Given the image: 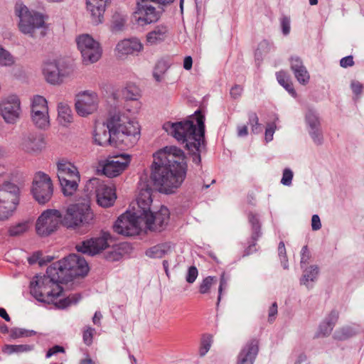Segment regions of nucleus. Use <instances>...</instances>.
I'll use <instances>...</instances> for the list:
<instances>
[{
  "label": "nucleus",
  "mask_w": 364,
  "mask_h": 364,
  "mask_svg": "<svg viewBox=\"0 0 364 364\" xmlns=\"http://www.w3.org/2000/svg\"><path fill=\"white\" fill-rule=\"evenodd\" d=\"M93 139L95 143L100 146H106L107 144L114 146L112 129H108L107 121L106 123L95 126Z\"/></svg>",
  "instance_id": "nucleus-27"
},
{
  "label": "nucleus",
  "mask_w": 364,
  "mask_h": 364,
  "mask_svg": "<svg viewBox=\"0 0 364 364\" xmlns=\"http://www.w3.org/2000/svg\"><path fill=\"white\" fill-rule=\"evenodd\" d=\"M110 240L109 233L102 232L100 237L83 241L82 244L77 245L76 248L78 252L95 255L109 247V240Z\"/></svg>",
  "instance_id": "nucleus-17"
},
{
  "label": "nucleus",
  "mask_w": 364,
  "mask_h": 364,
  "mask_svg": "<svg viewBox=\"0 0 364 364\" xmlns=\"http://www.w3.org/2000/svg\"><path fill=\"white\" fill-rule=\"evenodd\" d=\"M88 270V264L83 257L71 254L49 266L46 274L34 277L30 284L31 294L40 301H53L63 291L60 283L84 277Z\"/></svg>",
  "instance_id": "nucleus-1"
},
{
  "label": "nucleus",
  "mask_w": 364,
  "mask_h": 364,
  "mask_svg": "<svg viewBox=\"0 0 364 364\" xmlns=\"http://www.w3.org/2000/svg\"><path fill=\"white\" fill-rule=\"evenodd\" d=\"M311 257L310 252L308 249V247L304 246L301 249V266L304 267V264H308L309 260Z\"/></svg>",
  "instance_id": "nucleus-50"
},
{
  "label": "nucleus",
  "mask_w": 364,
  "mask_h": 364,
  "mask_svg": "<svg viewBox=\"0 0 364 364\" xmlns=\"http://www.w3.org/2000/svg\"><path fill=\"white\" fill-rule=\"evenodd\" d=\"M248 134L247 127L246 125H241L237 127V135L240 137L247 136Z\"/></svg>",
  "instance_id": "nucleus-63"
},
{
  "label": "nucleus",
  "mask_w": 364,
  "mask_h": 364,
  "mask_svg": "<svg viewBox=\"0 0 364 364\" xmlns=\"http://www.w3.org/2000/svg\"><path fill=\"white\" fill-rule=\"evenodd\" d=\"M36 333L33 331H28L23 328H14L9 331V336L11 338L16 339L23 337H29L34 335Z\"/></svg>",
  "instance_id": "nucleus-43"
},
{
  "label": "nucleus",
  "mask_w": 364,
  "mask_h": 364,
  "mask_svg": "<svg viewBox=\"0 0 364 364\" xmlns=\"http://www.w3.org/2000/svg\"><path fill=\"white\" fill-rule=\"evenodd\" d=\"M31 118L34 124L40 129L50 126L48 107L46 98L36 95L32 100Z\"/></svg>",
  "instance_id": "nucleus-14"
},
{
  "label": "nucleus",
  "mask_w": 364,
  "mask_h": 364,
  "mask_svg": "<svg viewBox=\"0 0 364 364\" xmlns=\"http://www.w3.org/2000/svg\"><path fill=\"white\" fill-rule=\"evenodd\" d=\"M0 114L8 124H14L21 114V102L16 95L9 96L0 102Z\"/></svg>",
  "instance_id": "nucleus-16"
},
{
  "label": "nucleus",
  "mask_w": 364,
  "mask_h": 364,
  "mask_svg": "<svg viewBox=\"0 0 364 364\" xmlns=\"http://www.w3.org/2000/svg\"><path fill=\"white\" fill-rule=\"evenodd\" d=\"M306 122L311 128V135L316 143L321 142V133L319 131L320 122L317 114L313 111L308 112L306 116Z\"/></svg>",
  "instance_id": "nucleus-32"
},
{
  "label": "nucleus",
  "mask_w": 364,
  "mask_h": 364,
  "mask_svg": "<svg viewBox=\"0 0 364 364\" xmlns=\"http://www.w3.org/2000/svg\"><path fill=\"white\" fill-rule=\"evenodd\" d=\"M311 228L313 230H318L321 228V223L318 215H314L312 216Z\"/></svg>",
  "instance_id": "nucleus-57"
},
{
  "label": "nucleus",
  "mask_w": 364,
  "mask_h": 364,
  "mask_svg": "<svg viewBox=\"0 0 364 364\" xmlns=\"http://www.w3.org/2000/svg\"><path fill=\"white\" fill-rule=\"evenodd\" d=\"M130 162L128 155H121L108 159L102 165V172L107 177L112 178L119 175Z\"/></svg>",
  "instance_id": "nucleus-20"
},
{
  "label": "nucleus",
  "mask_w": 364,
  "mask_h": 364,
  "mask_svg": "<svg viewBox=\"0 0 364 364\" xmlns=\"http://www.w3.org/2000/svg\"><path fill=\"white\" fill-rule=\"evenodd\" d=\"M29 228V223L28 222H23L18 223L15 225L10 227L9 230V235L11 236H19L26 232Z\"/></svg>",
  "instance_id": "nucleus-40"
},
{
  "label": "nucleus",
  "mask_w": 364,
  "mask_h": 364,
  "mask_svg": "<svg viewBox=\"0 0 364 364\" xmlns=\"http://www.w3.org/2000/svg\"><path fill=\"white\" fill-rule=\"evenodd\" d=\"M87 9L90 12L92 21L99 24L103 21L104 14L110 0H86Z\"/></svg>",
  "instance_id": "nucleus-26"
},
{
  "label": "nucleus",
  "mask_w": 364,
  "mask_h": 364,
  "mask_svg": "<svg viewBox=\"0 0 364 364\" xmlns=\"http://www.w3.org/2000/svg\"><path fill=\"white\" fill-rule=\"evenodd\" d=\"M15 12L19 18L18 27L24 34L33 38H41L46 36L47 26L43 16L31 12L22 4H16Z\"/></svg>",
  "instance_id": "nucleus-5"
},
{
  "label": "nucleus",
  "mask_w": 364,
  "mask_h": 364,
  "mask_svg": "<svg viewBox=\"0 0 364 364\" xmlns=\"http://www.w3.org/2000/svg\"><path fill=\"white\" fill-rule=\"evenodd\" d=\"M291 69L293 71L295 77L302 85L309 82L310 75L306 67L303 64V61L298 56H292L290 58Z\"/></svg>",
  "instance_id": "nucleus-28"
},
{
  "label": "nucleus",
  "mask_w": 364,
  "mask_h": 364,
  "mask_svg": "<svg viewBox=\"0 0 364 364\" xmlns=\"http://www.w3.org/2000/svg\"><path fill=\"white\" fill-rule=\"evenodd\" d=\"M170 213L165 206H161L158 212L151 211L147 217L141 220L146 224V227L153 231H161L167 225L169 220Z\"/></svg>",
  "instance_id": "nucleus-19"
},
{
  "label": "nucleus",
  "mask_w": 364,
  "mask_h": 364,
  "mask_svg": "<svg viewBox=\"0 0 364 364\" xmlns=\"http://www.w3.org/2000/svg\"><path fill=\"white\" fill-rule=\"evenodd\" d=\"M279 255L282 259L287 260L286 249L283 242H279L278 246Z\"/></svg>",
  "instance_id": "nucleus-60"
},
{
  "label": "nucleus",
  "mask_w": 364,
  "mask_h": 364,
  "mask_svg": "<svg viewBox=\"0 0 364 364\" xmlns=\"http://www.w3.org/2000/svg\"><path fill=\"white\" fill-rule=\"evenodd\" d=\"M248 124L251 127V131L253 134H258L261 132L260 124L259 123V118L255 112L248 113Z\"/></svg>",
  "instance_id": "nucleus-42"
},
{
  "label": "nucleus",
  "mask_w": 364,
  "mask_h": 364,
  "mask_svg": "<svg viewBox=\"0 0 364 364\" xmlns=\"http://www.w3.org/2000/svg\"><path fill=\"white\" fill-rule=\"evenodd\" d=\"M278 82L293 97L296 96L293 83L287 72L281 70L276 74Z\"/></svg>",
  "instance_id": "nucleus-34"
},
{
  "label": "nucleus",
  "mask_w": 364,
  "mask_h": 364,
  "mask_svg": "<svg viewBox=\"0 0 364 364\" xmlns=\"http://www.w3.org/2000/svg\"><path fill=\"white\" fill-rule=\"evenodd\" d=\"M94 332H95V329L91 327H87L86 329L84 330L83 334H82V338H83L84 343L87 346H90L92 343Z\"/></svg>",
  "instance_id": "nucleus-47"
},
{
  "label": "nucleus",
  "mask_w": 364,
  "mask_h": 364,
  "mask_svg": "<svg viewBox=\"0 0 364 364\" xmlns=\"http://www.w3.org/2000/svg\"><path fill=\"white\" fill-rule=\"evenodd\" d=\"M64 351H65V350H64L63 347L60 346H55L50 348L47 351L46 357L50 358L52 355L57 354L58 353H64Z\"/></svg>",
  "instance_id": "nucleus-55"
},
{
  "label": "nucleus",
  "mask_w": 364,
  "mask_h": 364,
  "mask_svg": "<svg viewBox=\"0 0 364 364\" xmlns=\"http://www.w3.org/2000/svg\"><path fill=\"white\" fill-rule=\"evenodd\" d=\"M161 14V7L152 3V1L137 0L132 18L138 26H144L156 23Z\"/></svg>",
  "instance_id": "nucleus-7"
},
{
  "label": "nucleus",
  "mask_w": 364,
  "mask_h": 364,
  "mask_svg": "<svg viewBox=\"0 0 364 364\" xmlns=\"http://www.w3.org/2000/svg\"><path fill=\"white\" fill-rule=\"evenodd\" d=\"M33 198L39 204H46L52 198L53 186L50 176L43 172L35 174L31 188Z\"/></svg>",
  "instance_id": "nucleus-10"
},
{
  "label": "nucleus",
  "mask_w": 364,
  "mask_h": 364,
  "mask_svg": "<svg viewBox=\"0 0 364 364\" xmlns=\"http://www.w3.org/2000/svg\"><path fill=\"white\" fill-rule=\"evenodd\" d=\"M142 48V44L137 38L124 39L117 43L115 54L118 58H124L128 55L139 52Z\"/></svg>",
  "instance_id": "nucleus-25"
},
{
  "label": "nucleus",
  "mask_w": 364,
  "mask_h": 364,
  "mask_svg": "<svg viewBox=\"0 0 364 364\" xmlns=\"http://www.w3.org/2000/svg\"><path fill=\"white\" fill-rule=\"evenodd\" d=\"M318 274V269L316 266H311L304 271L302 283L308 286L309 282H314Z\"/></svg>",
  "instance_id": "nucleus-39"
},
{
  "label": "nucleus",
  "mask_w": 364,
  "mask_h": 364,
  "mask_svg": "<svg viewBox=\"0 0 364 364\" xmlns=\"http://www.w3.org/2000/svg\"><path fill=\"white\" fill-rule=\"evenodd\" d=\"M192 65H193L192 58L191 56H186L183 60V68L186 70H189L191 69Z\"/></svg>",
  "instance_id": "nucleus-64"
},
{
  "label": "nucleus",
  "mask_w": 364,
  "mask_h": 364,
  "mask_svg": "<svg viewBox=\"0 0 364 364\" xmlns=\"http://www.w3.org/2000/svg\"><path fill=\"white\" fill-rule=\"evenodd\" d=\"M281 26L282 32L284 35H287L290 32V18L287 16H284L281 18Z\"/></svg>",
  "instance_id": "nucleus-52"
},
{
  "label": "nucleus",
  "mask_w": 364,
  "mask_h": 364,
  "mask_svg": "<svg viewBox=\"0 0 364 364\" xmlns=\"http://www.w3.org/2000/svg\"><path fill=\"white\" fill-rule=\"evenodd\" d=\"M333 328L331 327L329 324L326 323L325 321H323L318 328V336H329L333 331Z\"/></svg>",
  "instance_id": "nucleus-48"
},
{
  "label": "nucleus",
  "mask_w": 364,
  "mask_h": 364,
  "mask_svg": "<svg viewBox=\"0 0 364 364\" xmlns=\"http://www.w3.org/2000/svg\"><path fill=\"white\" fill-rule=\"evenodd\" d=\"M198 277V269L196 267L192 266L189 267L186 275V282L192 284L195 282Z\"/></svg>",
  "instance_id": "nucleus-51"
},
{
  "label": "nucleus",
  "mask_w": 364,
  "mask_h": 364,
  "mask_svg": "<svg viewBox=\"0 0 364 364\" xmlns=\"http://www.w3.org/2000/svg\"><path fill=\"white\" fill-rule=\"evenodd\" d=\"M293 178V172L289 168H285L283 171L281 183L285 186H290Z\"/></svg>",
  "instance_id": "nucleus-49"
},
{
  "label": "nucleus",
  "mask_w": 364,
  "mask_h": 364,
  "mask_svg": "<svg viewBox=\"0 0 364 364\" xmlns=\"http://www.w3.org/2000/svg\"><path fill=\"white\" fill-rule=\"evenodd\" d=\"M77 49L81 53L82 63L90 65L97 62L102 57V49L98 41L88 34H82L76 38Z\"/></svg>",
  "instance_id": "nucleus-9"
},
{
  "label": "nucleus",
  "mask_w": 364,
  "mask_h": 364,
  "mask_svg": "<svg viewBox=\"0 0 364 364\" xmlns=\"http://www.w3.org/2000/svg\"><path fill=\"white\" fill-rule=\"evenodd\" d=\"M355 331L353 328L346 326L343 327L335 331L333 338L336 340L343 341L348 339L355 335Z\"/></svg>",
  "instance_id": "nucleus-38"
},
{
  "label": "nucleus",
  "mask_w": 364,
  "mask_h": 364,
  "mask_svg": "<svg viewBox=\"0 0 364 364\" xmlns=\"http://www.w3.org/2000/svg\"><path fill=\"white\" fill-rule=\"evenodd\" d=\"M98 102L96 92L90 90L80 92L75 96V110L80 116L86 117L97 110Z\"/></svg>",
  "instance_id": "nucleus-13"
},
{
  "label": "nucleus",
  "mask_w": 364,
  "mask_h": 364,
  "mask_svg": "<svg viewBox=\"0 0 364 364\" xmlns=\"http://www.w3.org/2000/svg\"><path fill=\"white\" fill-rule=\"evenodd\" d=\"M94 214L90 208V203L85 200L82 203L68 206L63 217V225L68 228H77L92 223Z\"/></svg>",
  "instance_id": "nucleus-6"
},
{
  "label": "nucleus",
  "mask_w": 364,
  "mask_h": 364,
  "mask_svg": "<svg viewBox=\"0 0 364 364\" xmlns=\"http://www.w3.org/2000/svg\"><path fill=\"white\" fill-rule=\"evenodd\" d=\"M43 73L46 81L53 85H59L70 74L68 71L60 70L55 62L45 63Z\"/></svg>",
  "instance_id": "nucleus-21"
},
{
  "label": "nucleus",
  "mask_w": 364,
  "mask_h": 364,
  "mask_svg": "<svg viewBox=\"0 0 364 364\" xmlns=\"http://www.w3.org/2000/svg\"><path fill=\"white\" fill-rule=\"evenodd\" d=\"M127 22V16L119 12H115L111 21V30L117 32L122 31L124 28Z\"/></svg>",
  "instance_id": "nucleus-36"
},
{
  "label": "nucleus",
  "mask_w": 364,
  "mask_h": 364,
  "mask_svg": "<svg viewBox=\"0 0 364 364\" xmlns=\"http://www.w3.org/2000/svg\"><path fill=\"white\" fill-rule=\"evenodd\" d=\"M339 318V313L337 310H332L328 316L325 318L324 321L326 323L329 324L331 327H334Z\"/></svg>",
  "instance_id": "nucleus-46"
},
{
  "label": "nucleus",
  "mask_w": 364,
  "mask_h": 364,
  "mask_svg": "<svg viewBox=\"0 0 364 364\" xmlns=\"http://www.w3.org/2000/svg\"><path fill=\"white\" fill-rule=\"evenodd\" d=\"M277 314V304L274 302L269 309V321L270 322L274 320V317Z\"/></svg>",
  "instance_id": "nucleus-58"
},
{
  "label": "nucleus",
  "mask_w": 364,
  "mask_h": 364,
  "mask_svg": "<svg viewBox=\"0 0 364 364\" xmlns=\"http://www.w3.org/2000/svg\"><path fill=\"white\" fill-rule=\"evenodd\" d=\"M205 117L200 111L192 119L178 122H167L164 129L200 160V152L205 147Z\"/></svg>",
  "instance_id": "nucleus-3"
},
{
  "label": "nucleus",
  "mask_w": 364,
  "mask_h": 364,
  "mask_svg": "<svg viewBox=\"0 0 364 364\" xmlns=\"http://www.w3.org/2000/svg\"><path fill=\"white\" fill-rule=\"evenodd\" d=\"M159 252V247L155 246L146 252V255L154 257H161L162 253Z\"/></svg>",
  "instance_id": "nucleus-61"
},
{
  "label": "nucleus",
  "mask_w": 364,
  "mask_h": 364,
  "mask_svg": "<svg viewBox=\"0 0 364 364\" xmlns=\"http://www.w3.org/2000/svg\"><path fill=\"white\" fill-rule=\"evenodd\" d=\"M19 202V188L11 183L0 187V220H7L16 210Z\"/></svg>",
  "instance_id": "nucleus-8"
},
{
  "label": "nucleus",
  "mask_w": 364,
  "mask_h": 364,
  "mask_svg": "<svg viewBox=\"0 0 364 364\" xmlns=\"http://www.w3.org/2000/svg\"><path fill=\"white\" fill-rule=\"evenodd\" d=\"M73 173L65 175L63 178H58L60 183L62 191L65 196H73L77 189L78 183L80 181V176L79 171L75 173L73 177Z\"/></svg>",
  "instance_id": "nucleus-29"
},
{
  "label": "nucleus",
  "mask_w": 364,
  "mask_h": 364,
  "mask_svg": "<svg viewBox=\"0 0 364 364\" xmlns=\"http://www.w3.org/2000/svg\"><path fill=\"white\" fill-rule=\"evenodd\" d=\"M213 343V336L210 334L203 335L201 338L199 353L201 356L205 355L210 350Z\"/></svg>",
  "instance_id": "nucleus-41"
},
{
  "label": "nucleus",
  "mask_w": 364,
  "mask_h": 364,
  "mask_svg": "<svg viewBox=\"0 0 364 364\" xmlns=\"http://www.w3.org/2000/svg\"><path fill=\"white\" fill-rule=\"evenodd\" d=\"M33 349V346L28 344L20 345H4L2 347V352L4 354L11 355L13 353L20 354L31 351Z\"/></svg>",
  "instance_id": "nucleus-35"
},
{
  "label": "nucleus",
  "mask_w": 364,
  "mask_h": 364,
  "mask_svg": "<svg viewBox=\"0 0 364 364\" xmlns=\"http://www.w3.org/2000/svg\"><path fill=\"white\" fill-rule=\"evenodd\" d=\"M248 221L251 225V241L249 242L248 247L245 250L243 256H248L256 252V241L261 236V224L257 215L250 213L248 214Z\"/></svg>",
  "instance_id": "nucleus-24"
},
{
  "label": "nucleus",
  "mask_w": 364,
  "mask_h": 364,
  "mask_svg": "<svg viewBox=\"0 0 364 364\" xmlns=\"http://www.w3.org/2000/svg\"><path fill=\"white\" fill-rule=\"evenodd\" d=\"M216 279L213 277H205L199 287V291L200 294H207L209 292L212 285L215 284Z\"/></svg>",
  "instance_id": "nucleus-44"
},
{
  "label": "nucleus",
  "mask_w": 364,
  "mask_h": 364,
  "mask_svg": "<svg viewBox=\"0 0 364 364\" xmlns=\"http://www.w3.org/2000/svg\"><path fill=\"white\" fill-rule=\"evenodd\" d=\"M168 35V27L164 24L158 25L146 34V43L149 45H157L164 42L167 38Z\"/></svg>",
  "instance_id": "nucleus-30"
},
{
  "label": "nucleus",
  "mask_w": 364,
  "mask_h": 364,
  "mask_svg": "<svg viewBox=\"0 0 364 364\" xmlns=\"http://www.w3.org/2000/svg\"><path fill=\"white\" fill-rule=\"evenodd\" d=\"M353 92L355 95H359L362 92L363 86L360 82H353L351 85Z\"/></svg>",
  "instance_id": "nucleus-62"
},
{
  "label": "nucleus",
  "mask_w": 364,
  "mask_h": 364,
  "mask_svg": "<svg viewBox=\"0 0 364 364\" xmlns=\"http://www.w3.org/2000/svg\"><path fill=\"white\" fill-rule=\"evenodd\" d=\"M353 65H354V60H353V58L352 55H348V56L344 57V58H341L340 60V65L342 68H346L348 67H351Z\"/></svg>",
  "instance_id": "nucleus-53"
},
{
  "label": "nucleus",
  "mask_w": 364,
  "mask_h": 364,
  "mask_svg": "<svg viewBox=\"0 0 364 364\" xmlns=\"http://www.w3.org/2000/svg\"><path fill=\"white\" fill-rule=\"evenodd\" d=\"M141 220L135 213L126 212L121 215L113 225L114 231L118 234L125 236H133L138 235L141 230Z\"/></svg>",
  "instance_id": "nucleus-12"
},
{
  "label": "nucleus",
  "mask_w": 364,
  "mask_h": 364,
  "mask_svg": "<svg viewBox=\"0 0 364 364\" xmlns=\"http://www.w3.org/2000/svg\"><path fill=\"white\" fill-rule=\"evenodd\" d=\"M60 223L63 224V218L59 210H46L41 213L36 221V232L42 237L48 236L55 232Z\"/></svg>",
  "instance_id": "nucleus-11"
},
{
  "label": "nucleus",
  "mask_w": 364,
  "mask_h": 364,
  "mask_svg": "<svg viewBox=\"0 0 364 364\" xmlns=\"http://www.w3.org/2000/svg\"><path fill=\"white\" fill-rule=\"evenodd\" d=\"M243 91V87L240 85H235L230 90V95L232 97L236 99L241 96Z\"/></svg>",
  "instance_id": "nucleus-54"
},
{
  "label": "nucleus",
  "mask_w": 364,
  "mask_h": 364,
  "mask_svg": "<svg viewBox=\"0 0 364 364\" xmlns=\"http://www.w3.org/2000/svg\"><path fill=\"white\" fill-rule=\"evenodd\" d=\"M152 203L151 190L150 188L141 189L136 198L137 208H134L135 216L141 220L148 216L151 211Z\"/></svg>",
  "instance_id": "nucleus-23"
},
{
  "label": "nucleus",
  "mask_w": 364,
  "mask_h": 364,
  "mask_svg": "<svg viewBox=\"0 0 364 364\" xmlns=\"http://www.w3.org/2000/svg\"><path fill=\"white\" fill-rule=\"evenodd\" d=\"M57 171L58 178L61 177L62 178L64 176L70 173H73L72 176L75 177L74 174L78 171L77 167L73 164L65 159H61L57 163Z\"/></svg>",
  "instance_id": "nucleus-33"
},
{
  "label": "nucleus",
  "mask_w": 364,
  "mask_h": 364,
  "mask_svg": "<svg viewBox=\"0 0 364 364\" xmlns=\"http://www.w3.org/2000/svg\"><path fill=\"white\" fill-rule=\"evenodd\" d=\"M274 133V124H268L265 130V139L267 141H270L272 140Z\"/></svg>",
  "instance_id": "nucleus-56"
},
{
  "label": "nucleus",
  "mask_w": 364,
  "mask_h": 364,
  "mask_svg": "<svg viewBox=\"0 0 364 364\" xmlns=\"http://www.w3.org/2000/svg\"><path fill=\"white\" fill-rule=\"evenodd\" d=\"M58 120L63 127H68L73 122L72 109L65 102H59L58 105Z\"/></svg>",
  "instance_id": "nucleus-31"
},
{
  "label": "nucleus",
  "mask_w": 364,
  "mask_h": 364,
  "mask_svg": "<svg viewBox=\"0 0 364 364\" xmlns=\"http://www.w3.org/2000/svg\"><path fill=\"white\" fill-rule=\"evenodd\" d=\"M259 351V340L248 341L240 352L236 364H253Z\"/></svg>",
  "instance_id": "nucleus-22"
},
{
  "label": "nucleus",
  "mask_w": 364,
  "mask_h": 364,
  "mask_svg": "<svg viewBox=\"0 0 364 364\" xmlns=\"http://www.w3.org/2000/svg\"><path fill=\"white\" fill-rule=\"evenodd\" d=\"M14 60L11 54L0 47V65L9 66L14 64Z\"/></svg>",
  "instance_id": "nucleus-45"
},
{
  "label": "nucleus",
  "mask_w": 364,
  "mask_h": 364,
  "mask_svg": "<svg viewBox=\"0 0 364 364\" xmlns=\"http://www.w3.org/2000/svg\"><path fill=\"white\" fill-rule=\"evenodd\" d=\"M90 184L95 188L97 202L103 208L114 205L117 198L115 189L112 186L107 185L99 178H92Z\"/></svg>",
  "instance_id": "nucleus-15"
},
{
  "label": "nucleus",
  "mask_w": 364,
  "mask_h": 364,
  "mask_svg": "<svg viewBox=\"0 0 364 364\" xmlns=\"http://www.w3.org/2000/svg\"><path fill=\"white\" fill-rule=\"evenodd\" d=\"M122 96L127 100H136L140 96V90L137 86L134 84L127 85L122 90Z\"/></svg>",
  "instance_id": "nucleus-37"
},
{
  "label": "nucleus",
  "mask_w": 364,
  "mask_h": 364,
  "mask_svg": "<svg viewBox=\"0 0 364 364\" xmlns=\"http://www.w3.org/2000/svg\"><path fill=\"white\" fill-rule=\"evenodd\" d=\"M45 145L46 143L41 134L27 133L22 136L18 148L26 154L36 155L44 149Z\"/></svg>",
  "instance_id": "nucleus-18"
},
{
  "label": "nucleus",
  "mask_w": 364,
  "mask_h": 364,
  "mask_svg": "<svg viewBox=\"0 0 364 364\" xmlns=\"http://www.w3.org/2000/svg\"><path fill=\"white\" fill-rule=\"evenodd\" d=\"M150 178L160 193H174L183 182L186 174L184 152L175 146H165L153 154Z\"/></svg>",
  "instance_id": "nucleus-2"
},
{
  "label": "nucleus",
  "mask_w": 364,
  "mask_h": 364,
  "mask_svg": "<svg viewBox=\"0 0 364 364\" xmlns=\"http://www.w3.org/2000/svg\"><path fill=\"white\" fill-rule=\"evenodd\" d=\"M108 129H112L114 146L129 148L134 146L140 138L139 123L124 112H119L107 119Z\"/></svg>",
  "instance_id": "nucleus-4"
},
{
  "label": "nucleus",
  "mask_w": 364,
  "mask_h": 364,
  "mask_svg": "<svg viewBox=\"0 0 364 364\" xmlns=\"http://www.w3.org/2000/svg\"><path fill=\"white\" fill-rule=\"evenodd\" d=\"M227 286V280L225 278L224 274L221 275L220 281V286L218 289V303L220 301L221 299V294L224 288H225Z\"/></svg>",
  "instance_id": "nucleus-59"
}]
</instances>
